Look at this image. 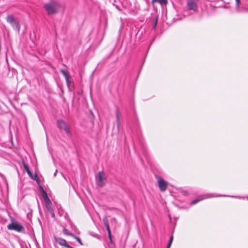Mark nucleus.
Wrapping results in <instances>:
<instances>
[{
    "mask_svg": "<svg viewBox=\"0 0 248 248\" xmlns=\"http://www.w3.org/2000/svg\"><path fill=\"white\" fill-rule=\"evenodd\" d=\"M48 15H53L58 12L59 5L54 1L51 0L44 5Z\"/></svg>",
    "mask_w": 248,
    "mask_h": 248,
    "instance_id": "1",
    "label": "nucleus"
},
{
    "mask_svg": "<svg viewBox=\"0 0 248 248\" xmlns=\"http://www.w3.org/2000/svg\"><path fill=\"white\" fill-rule=\"evenodd\" d=\"M9 230H13L18 232H22L25 231L24 227L18 222L12 219L11 223L7 226Z\"/></svg>",
    "mask_w": 248,
    "mask_h": 248,
    "instance_id": "2",
    "label": "nucleus"
},
{
    "mask_svg": "<svg viewBox=\"0 0 248 248\" xmlns=\"http://www.w3.org/2000/svg\"><path fill=\"white\" fill-rule=\"evenodd\" d=\"M6 21L10 24L14 30L19 32L20 26L17 18H15L13 15H9L6 17Z\"/></svg>",
    "mask_w": 248,
    "mask_h": 248,
    "instance_id": "3",
    "label": "nucleus"
},
{
    "mask_svg": "<svg viewBox=\"0 0 248 248\" xmlns=\"http://www.w3.org/2000/svg\"><path fill=\"white\" fill-rule=\"evenodd\" d=\"M95 180L96 185L98 186L102 187L106 185L107 178L105 173L103 171H99L97 175H96Z\"/></svg>",
    "mask_w": 248,
    "mask_h": 248,
    "instance_id": "4",
    "label": "nucleus"
},
{
    "mask_svg": "<svg viewBox=\"0 0 248 248\" xmlns=\"http://www.w3.org/2000/svg\"><path fill=\"white\" fill-rule=\"evenodd\" d=\"M57 126L61 130H64L68 135H71V133L69 126L67 125L64 121L59 120L57 121Z\"/></svg>",
    "mask_w": 248,
    "mask_h": 248,
    "instance_id": "5",
    "label": "nucleus"
},
{
    "mask_svg": "<svg viewBox=\"0 0 248 248\" xmlns=\"http://www.w3.org/2000/svg\"><path fill=\"white\" fill-rule=\"evenodd\" d=\"M198 0H186L187 7L189 10L196 11L197 9Z\"/></svg>",
    "mask_w": 248,
    "mask_h": 248,
    "instance_id": "6",
    "label": "nucleus"
},
{
    "mask_svg": "<svg viewBox=\"0 0 248 248\" xmlns=\"http://www.w3.org/2000/svg\"><path fill=\"white\" fill-rule=\"evenodd\" d=\"M46 206V208L47 210V216H50L51 217H55V214L53 211V209L51 208L50 204H51V201L49 200V202L47 201H45Z\"/></svg>",
    "mask_w": 248,
    "mask_h": 248,
    "instance_id": "7",
    "label": "nucleus"
},
{
    "mask_svg": "<svg viewBox=\"0 0 248 248\" xmlns=\"http://www.w3.org/2000/svg\"><path fill=\"white\" fill-rule=\"evenodd\" d=\"M158 185L160 190L161 191H164L166 190L167 184L163 179L160 178L158 179Z\"/></svg>",
    "mask_w": 248,
    "mask_h": 248,
    "instance_id": "8",
    "label": "nucleus"
},
{
    "mask_svg": "<svg viewBox=\"0 0 248 248\" xmlns=\"http://www.w3.org/2000/svg\"><path fill=\"white\" fill-rule=\"evenodd\" d=\"M103 222H104L105 225L106 226L107 230L108 231L109 238L110 240H111V232H110V228L109 226L108 220L107 218H104L103 219Z\"/></svg>",
    "mask_w": 248,
    "mask_h": 248,
    "instance_id": "9",
    "label": "nucleus"
},
{
    "mask_svg": "<svg viewBox=\"0 0 248 248\" xmlns=\"http://www.w3.org/2000/svg\"><path fill=\"white\" fill-rule=\"evenodd\" d=\"M29 176L32 179L36 181L37 183L39 184L40 180L36 174H35L34 175H33L32 172L31 171V170L27 172Z\"/></svg>",
    "mask_w": 248,
    "mask_h": 248,
    "instance_id": "10",
    "label": "nucleus"
},
{
    "mask_svg": "<svg viewBox=\"0 0 248 248\" xmlns=\"http://www.w3.org/2000/svg\"><path fill=\"white\" fill-rule=\"evenodd\" d=\"M55 241L59 243L60 245L62 246H65L66 244V241L65 240L62 239L60 237H55Z\"/></svg>",
    "mask_w": 248,
    "mask_h": 248,
    "instance_id": "11",
    "label": "nucleus"
},
{
    "mask_svg": "<svg viewBox=\"0 0 248 248\" xmlns=\"http://www.w3.org/2000/svg\"><path fill=\"white\" fill-rule=\"evenodd\" d=\"M116 119H117V127L119 129V127L121 124V121H120V118L119 116V109L117 108L116 110Z\"/></svg>",
    "mask_w": 248,
    "mask_h": 248,
    "instance_id": "12",
    "label": "nucleus"
},
{
    "mask_svg": "<svg viewBox=\"0 0 248 248\" xmlns=\"http://www.w3.org/2000/svg\"><path fill=\"white\" fill-rule=\"evenodd\" d=\"M159 3L161 5H166L168 3L167 0H152V3Z\"/></svg>",
    "mask_w": 248,
    "mask_h": 248,
    "instance_id": "13",
    "label": "nucleus"
},
{
    "mask_svg": "<svg viewBox=\"0 0 248 248\" xmlns=\"http://www.w3.org/2000/svg\"><path fill=\"white\" fill-rule=\"evenodd\" d=\"M41 195L44 200V201L49 202V199L47 196V193L44 189H42V192L41 193Z\"/></svg>",
    "mask_w": 248,
    "mask_h": 248,
    "instance_id": "14",
    "label": "nucleus"
},
{
    "mask_svg": "<svg viewBox=\"0 0 248 248\" xmlns=\"http://www.w3.org/2000/svg\"><path fill=\"white\" fill-rule=\"evenodd\" d=\"M60 71L65 77V80H67L68 78H70V76L67 71L63 69H61Z\"/></svg>",
    "mask_w": 248,
    "mask_h": 248,
    "instance_id": "15",
    "label": "nucleus"
},
{
    "mask_svg": "<svg viewBox=\"0 0 248 248\" xmlns=\"http://www.w3.org/2000/svg\"><path fill=\"white\" fill-rule=\"evenodd\" d=\"M63 232L65 235L74 236V234H72V233L69 232V231H68V230L66 229L65 228H63Z\"/></svg>",
    "mask_w": 248,
    "mask_h": 248,
    "instance_id": "16",
    "label": "nucleus"
},
{
    "mask_svg": "<svg viewBox=\"0 0 248 248\" xmlns=\"http://www.w3.org/2000/svg\"><path fill=\"white\" fill-rule=\"evenodd\" d=\"M22 163H23V167H24L25 170L27 171V172L30 171V170L29 167L28 166V165L27 164H26L24 161H22Z\"/></svg>",
    "mask_w": 248,
    "mask_h": 248,
    "instance_id": "17",
    "label": "nucleus"
},
{
    "mask_svg": "<svg viewBox=\"0 0 248 248\" xmlns=\"http://www.w3.org/2000/svg\"><path fill=\"white\" fill-rule=\"evenodd\" d=\"M204 198H202V199H195L194 200H193L191 202V205H194L197 203H198L199 202L202 201V199H203Z\"/></svg>",
    "mask_w": 248,
    "mask_h": 248,
    "instance_id": "18",
    "label": "nucleus"
},
{
    "mask_svg": "<svg viewBox=\"0 0 248 248\" xmlns=\"http://www.w3.org/2000/svg\"><path fill=\"white\" fill-rule=\"evenodd\" d=\"M81 245H82V243L81 242V240L80 238L78 237H77L74 235V236H73Z\"/></svg>",
    "mask_w": 248,
    "mask_h": 248,
    "instance_id": "19",
    "label": "nucleus"
},
{
    "mask_svg": "<svg viewBox=\"0 0 248 248\" xmlns=\"http://www.w3.org/2000/svg\"><path fill=\"white\" fill-rule=\"evenodd\" d=\"M157 23V16H156V18H155V24L154 25L153 28L154 29H155L156 28Z\"/></svg>",
    "mask_w": 248,
    "mask_h": 248,
    "instance_id": "20",
    "label": "nucleus"
},
{
    "mask_svg": "<svg viewBox=\"0 0 248 248\" xmlns=\"http://www.w3.org/2000/svg\"><path fill=\"white\" fill-rule=\"evenodd\" d=\"M172 242L169 241L167 248H170V247L171 245Z\"/></svg>",
    "mask_w": 248,
    "mask_h": 248,
    "instance_id": "21",
    "label": "nucleus"
},
{
    "mask_svg": "<svg viewBox=\"0 0 248 248\" xmlns=\"http://www.w3.org/2000/svg\"><path fill=\"white\" fill-rule=\"evenodd\" d=\"M66 83L68 86H69L71 83V81H70V78H68L67 80H66Z\"/></svg>",
    "mask_w": 248,
    "mask_h": 248,
    "instance_id": "22",
    "label": "nucleus"
},
{
    "mask_svg": "<svg viewBox=\"0 0 248 248\" xmlns=\"http://www.w3.org/2000/svg\"><path fill=\"white\" fill-rule=\"evenodd\" d=\"M42 189H44V188H43L42 186L40 185L39 186V191L41 193L42 192Z\"/></svg>",
    "mask_w": 248,
    "mask_h": 248,
    "instance_id": "23",
    "label": "nucleus"
},
{
    "mask_svg": "<svg viewBox=\"0 0 248 248\" xmlns=\"http://www.w3.org/2000/svg\"><path fill=\"white\" fill-rule=\"evenodd\" d=\"M66 248H74L73 247L69 246V245H68L67 243L66 244V245H65V246Z\"/></svg>",
    "mask_w": 248,
    "mask_h": 248,
    "instance_id": "24",
    "label": "nucleus"
},
{
    "mask_svg": "<svg viewBox=\"0 0 248 248\" xmlns=\"http://www.w3.org/2000/svg\"><path fill=\"white\" fill-rule=\"evenodd\" d=\"M236 0V5L237 6L239 5V4H240V0Z\"/></svg>",
    "mask_w": 248,
    "mask_h": 248,
    "instance_id": "25",
    "label": "nucleus"
},
{
    "mask_svg": "<svg viewBox=\"0 0 248 248\" xmlns=\"http://www.w3.org/2000/svg\"><path fill=\"white\" fill-rule=\"evenodd\" d=\"M173 236H171L170 239V241L172 242L173 241Z\"/></svg>",
    "mask_w": 248,
    "mask_h": 248,
    "instance_id": "26",
    "label": "nucleus"
},
{
    "mask_svg": "<svg viewBox=\"0 0 248 248\" xmlns=\"http://www.w3.org/2000/svg\"><path fill=\"white\" fill-rule=\"evenodd\" d=\"M57 170H56V171L55 172L54 174V175L55 176L56 175V174H57Z\"/></svg>",
    "mask_w": 248,
    "mask_h": 248,
    "instance_id": "27",
    "label": "nucleus"
},
{
    "mask_svg": "<svg viewBox=\"0 0 248 248\" xmlns=\"http://www.w3.org/2000/svg\"><path fill=\"white\" fill-rule=\"evenodd\" d=\"M170 221H171V218H170Z\"/></svg>",
    "mask_w": 248,
    "mask_h": 248,
    "instance_id": "28",
    "label": "nucleus"
}]
</instances>
